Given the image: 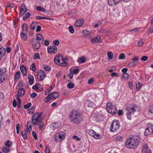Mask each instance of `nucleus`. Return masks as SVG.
<instances>
[{
    "mask_svg": "<svg viewBox=\"0 0 153 153\" xmlns=\"http://www.w3.org/2000/svg\"><path fill=\"white\" fill-rule=\"evenodd\" d=\"M140 138L139 137L133 136L127 139L125 143V146L128 148L135 149L140 145Z\"/></svg>",
    "mask_w": 153,
    "mask_h": 153,
    "instance_id": "1",
    "label": "nucleus"
},
{
    "mask_svg": "<svg viewBox=\"0 0 153 153\" xmlns=\"http://www.w3.org/2000/svg\"><path fill=\"white\" fill-rule=\"evenodd\" d=\"M70 121L75 124L80 123L82 120L81 114L76 111H72L70 114Z\"/></svg>",
    "mask_w": 153,
    "mask_h": 153,
    "instance_id": "2",
    "label": "nucleus"
},
{
    "mask_svg": "<svg viewBox=\"0 0 153 153\" xmlns=\"http://www.w3.org/2000/svg\"><path fill=\"white\" fill-rule=\"evenodd\" d=\"M120 125L119 122L117 120H114L112 123L110 128L111 131L115 132L120 129Z\"/></svg>",
    "mask_w": 153,
    "mask_h": 153,
    "instance_id": "3",
    "label": "nucleus"
},
{
    "mask_svg": "<svg viewBox=\"0 0 153 153\" xmlns=\"http://www.w3.org/2000/svg\"><path fill=\"white\" fill-rule=\"evenodd\" d=\"M116 107L115 106H112L111 103H108L107 104L106 108L109 113H111L112 115H114L117 112Z\"/></svg>",
    "mask_w": 153,
    "mask_h": 153,
    "instance_id": "4",
    "label": "nucleus"
},
{
    "mask_svg": "<svg viewBox=\"0 0 153 153\" xmlns=\"http://www.w3.org/2000/svg\"><path fill=\"white\" fill-rule=\"evenodd\" d=\"M137 108V105L134 104H128L126 108V111L129 112V113L134 114L136 111Z\"/></svg>",
    "mask_w": 153,
    "mask_h": 153,
    "instance_id": "5",
    "label": "nucleus"
},
{
    "mask_svg": "<svg viewBox=\"0 0 153 153\" xmlns=\"http://www.w3.org/2000/svg\"><path fill=\"white\" fill-rule=\"evenodd\" d=\"M30 43L33 47L36 50L38 49L41 46L39 42L34 38H32L30 39Z\"/></svg>",
    "mask_w": 153,
    "mask_h": 153,
    "instance_id": "6",
    "label": "nucleus"
},
{
    "mask_svg": "<svg viewBox=\"0 0 153 153\" xmlns=\"http://www.w3.org/2000/svg\"><path fill=\"white\" fill-rule=\"evenodd\" d=\"M6 69L4 68H0V83L3 82L5 79V75Z\"/></svg>",
    "mask_w": 153,
    "mask_h": 153,
    "instance_id": "7",
    "label": "nucleus"
},
{
    "mask_svg": "<svg viewBox=\"0 0 153 153\" xmlns=\"http://www.w3.org/2000/svg\"><path fill=\"white\" fill-rule=\"evenodd\" d=\"M43 119H39L38 120H32V123L34 125H38L39 126V129L41 130L44 126V123L42 122Z\"/></svg>",
    "mask_w": 153,
    "mask_h": 153,
    "instance_id": "8",
    "label": "nucleus"
},
{
    "mask_svg": "<svg viewBox=\"0 0 153 153\" xmlns=\"http://www.w3.org/2000/svg\"><path fill=\"white\" fill-rule=\"evenodd\" d=\"M42 114V112L40 113H36L34 114L31 118L32 120H38L40 119H43L42 118H41V117Z\"/></svg>",
    "mask_w": 153,
    "mask_h": 153,
    "instance_id": "9",
    "label": "nucleus"
},
{
    "mask_svg": "<svg viewBox=\"0 0 153 153\" xmlns=\"http://www.w3.org/2000/svg\"><path fill=\"white\" fill-rule=\"evenodd\" d=\"M47 50L50 53H55L57 51V48L56 46H50L48 48Z\"/></svg>",
    "mask_w": 153,
    "mask_h": 153,
    "instance_id": "10",
    "label": "nucleus"
},
{
    "mask_svg": "<svg viewBox=\"0 0 153 153\" xmlns=\"http://www.w3.org/2000/svg\"><path fill=\"white\" fill-rule=\"evenodd\" d=\"M38 76H39V80L42 81L46 76L44 72L42 70H40L38 72Z\"/></svg>",
    "mask_w": 153,
    "mask_h": 153,
    "instance_id": "11",
    "label": "nucleus"
},
{
    "mask_svg": "<svg viewBox=\"0 0 153 153\" xmlns=\"http://www.w3.org/2000/svg\"><path fill=\"white\" fill-rule=\"evenodd\" d=\"M113 36L112 33L111 32H106V41L108 42L111 40Z\"/></svg>",
    "mask_w": 153,
    "mask_h": 153,
    "instance_id": "12",
    "label": "nucleus"
},
{
    "mask_svg": "<svg viewBox=\"0 0 153 153\" xmlns=\"http://www.w3.org/2000/svg\"><path fill=\"white\" fill-rule=\"evenodd\" d=\"M120 1V0H108V2L110 6H112L118 3Z\"/></svg>",
    "mask_w": 153,
    "mask_h": 153,
    "instance_id": "13",
    "label": "nucleus"
},
{
    "mask_svg": "<svg viewBox=\"0 0 153 153\" xmlns=\"http://www.w3.org/2000/svg\"><path fill=\"white\" fill-rule=\"evenodd\" d=\"M20 70L23 76H25L27 74V71L26 68L24 65H22L20 67Z\"/></svg>",
    "mask_w": 153,
    "mask_h": 153,
    "instance_id": "14",
    "label": "nucleus"
},
{
    "mask_svg": "<svg viewBox=\"0 0 153 153\" xmlns=\"http://www.w3.org/2000/svg\"><path fill=\"white\" fill-rule=\"evenodd\" d=\"M100 37L99 35H97L96 37L91 39V42L93 43L100 42L101 41L100 40Z\"/></svg>",
    "mask_w": 153,
    "mask_h": 153,
    "instance_id": "15",
    "label": "nucleus"
},
{
    "mask_svg": "<svg viewBox=\"0 0 153 153\" xmlns=\"http://www.w3.org/2000/svg\"><path fill=\"white\" fill-rule=\"evenodd\" d=\"M84 23V20L79 19L76 21L75 22V25L77 27H79L82 26Z\"/></svg>",
    "mask_w": 153,
    "mask_h": 153,
    "instance_id": "16",
    "label": "nucleus"
},
{
    "mask_svg": "<svg viewBox=\"0 0 153 153\" xmlns=\"http://www.w3.org/2000/svg\"><path fill=\"white\" fill-rule=\"evenodd\" d=\"M63 59L61 55H59L57 56L54 59V62L57 64L61 62V59Z\"/></svg>",
    "mask_w": 153,
    "mask_h": 153,
    "instance_id": "17",
    "label": "nucleus"
},
{
    "mask_svg": "<svg viewBox=\"0 0 153 153\" xmlns=\"http://www.w3.org/2000/svg\"><path fill=\"white\" fill-rule=\"evenodd\" d=\"M27 11V8L25 5H22L20 8V14L21 15H23Z\"/></svg>",
    "mask_w": 153,
    "mask_h": 153,
    "instance_id": "18",
    "label": "nucleus"
},
{
    "mask_svg": "<svg viewBox=\"0 0 153 153\" xmlns=\"http://www.w3.org/2000/svg\"><path fill=\"white\" fill-rule=\"evenodd\" d=\"M6 53V50L2 47H0V60L1 57L3 56Z\"/></svg>",
    "mask_w": 153,
    "mask_h": 153,
    "instance_id": "19",
    "label": "nucleus"
},
{
    "mask_svg": "<svg viewBox=\"0 0 153 153\" xmlns=\"http://www.w3.org/2000/svg\"><path fill=\"white\" fill-rule=\"evenodd\" d=\"M65 133L60 132L56 134L55 135V137H59L60 139H64V138Z\"/></svg>",
    "mask_w": 153,
    "mask_h": 153,
    "instance_id": "20",
    "label": "nucleus"
},
{
    "mask_svg": "<svg viewBox=\"0 0 153 153\" xmlns=\"http://www.w3.org/2000/svg\"><path fill=\"white\" fill-rule=\"evenodd\" d=\"M36 40L39 41L44 40V39L43 36L40 33L38 34L36 36V38L35 39Z\"/></svg>",
    "mask_w": 153,
    "mask_h": 153,
    "instance_id": "21",
    "label": "nucleus"
},
{
    "mask_svg": "<svg viewBox=\"0 0 153 153\" xmlns=\"http://www.w3.org/2000/svg\"><path fill=\"white\" fill-rule=\"evenodd\" d=\"M31 123H32L31 121H28L27 123V132H30L31 130H32V126L31 124Z\"/></svg>",
    "mask_w": 153,
    "mask_h": 153,
    "instance_id": "22",
    "label": "nucleus"
},
{
    "mask_svg": "<svg viewBox=\"0 0 153 153\" xmlns=\"http://www.w3.org/2000/svg\"><path fill=\"white\" fill-rule=\"evenodd\" d=\"M66 60H67V59H64L63 58L62 59V62H60L57 65H59L65 67L67 66L68 65V63L66 62Z\"/></svg>",
    "mask_w": 153,
    "mask_h": 153,
    "instance_id": "23",
    "label": "nucleus"
},
{
    "mask_svg": "<svg viewBox=\"0 0 153 153\" xmlns=\"http://www.w3.org/2000/svg\"><path fill=\"white\" fill-rule=\"evenodd\" d=\"M152 129L150 128V127H149L147 128L145 130V132L144 133V135L146 136H147L148 135L152 133Z\"/></svg>",
    "mask_w": 153,
    "mask_h": 153,
    "instance_id": "24",
    "label": "nucleus"
},
{
    "mask_svg": "<svg viewBox=\"0 0 153 153\" xmlns=\"http://www.w3.org/2000/svg\"><path fill=\"white\" fill-rule=\"evenodd\" d=\"M77 61L79 63H83L86 61L85 57L84 56H82L79 58L77 60Z\"/></svg>",
    "mask_w": 153,
    "mask_h": 153,
    "instance_id": "25",
    "label": "nucleus"
},
{
    "mask_svg": "<svg viewBox=\"0 0 153 153\" xmlns=\"http://www.w3.org/2000/svg\"><path fill=\"white\" fill-rule=\"evenodd\" d=\"M28 78L29 79V84L30 85H32L34 81L33 76L30 75H29L28 76Z\"/></svg>",
    "mask_w": 153,
    "mask_h": 153,
    "instance_id": "26",
    "label": "nucleus"
},
{
    "mask_svg": "<svg viewBox=\"0 0 153 153\" xmlns=\"http://www.w3.org/2000/svg\"><path fill=\"white\" fill-rule=\"evenodd\" d=\"M25 93V90L23 88H21L19 89L18 92V94L20 96H23Z\"/></svg>",
    "mask_w": 153,
    "mask_h": 153,
    "instance_id": "27",
    "label": "nucleus"
},
{
    "mask_svg": "<svg viewBox=\"0 0 153 153\" xmlns=\"http://www.w3.org/2000/svg\"><path fill=\"white\" fill-rule=\"evenodd\" d=\"M108 59L109 60L112 59L114 56L113 53L111 51H108L107 53Z\"/></svg>",
    "mask_w": 153,
    "mask_h": 153,
    "instance_id": "28",
    "label": "nucleus"
},
{
    "mask_svg": "<svg viewBox=\"0 0 153 153\" xmlns=\"http://www.w3.org/2000/svg\"><path fill=\"white\" fill-rule=\"evenodd\" d=\"M88 133L91 136L94 137L96 134V133L93 130H89L88 131Z\"/></svg>",
    "mask_w": 153,
    "mask_h": 153,
    "instance_id": "29",
    "label": "nucleus"
},
{
    "mask_svg": "<svg viewBox=\"0 0 153 153\" xmlns=\"http://www.w3.org/2000/svg\"><path fill=\"white\" fill-rule=\"evenodd\" d=\"M20 75V72L19 71L17 72L14 75V79L15 81H17Z\"/></svg>",
    "mask_w": 153,
    "mask_h": 153,
    "instance_id": "30",
    "label": "nucleus"
},
{
    "mask_svg": "<svg viewBox=\"0 0 153 153\" xmlns=\"http://www.w3.org/2000/svg\"><path fill=\"white\" fill-rule=\"evenodd\" d=\"M41 87V85L39 83H36L35 85L33 86L32 88L33 89L38 90L40 89V88Z\"/></svg>",
    "mask_w": 153,
    "mask_h": 153,
    "instance_id": "31",
    "label": "nucleus"
},
{
    "mask_svg": "<svg viewBox=\"0 0 153 153\" xmlns=\"http://www.w3.org/2000/svg\"><path fill=\"white\" fill-rule=\"evenodd\" d=\"M36 9L39 11H42L44 12H45L46 11V10L44 8H43L40 6L36 7Z\"/></svg>",
    "mask_w": 153,
    "mask_h": 153,
    "instance_id": "32",
    "label": "nucleus"
},
{
    "mask_svg": "<svg viewBox=\"0 0 153 153\" xmlns=\"http://www.w3.org/2000/svg\"><path fill=\"white\" fill-rule=\"evenodd\" d=\"M22 136L25 140H26L27 137V135L25 131H22L21 132Z\"/></svg>",
    "mask_w": 153,
    "mask_h": 153,
    "instance_id": "33",
    "label": "nucleus"
},
{
    "mask_svg": "<svg viewBox=\"0 0 153 153\" xmlns=\"http://www.w3.org/2000/svg\"><path fill=\"white\" fill-rule=\"evenodd\" d=\"M20 35L22 38L24 40H27V34L21 32Z\"/></svg>",
    "mask_w": 153,
    "mask_h": 153,
    "instance_id": "34",
    "label": "nucleus"
},
{
    "mask_svg": "<svg viewBox=\"0 0 153 153\" xmlns=\"http://www.w3.org/2000/svg\"><path fill=\"white\" fill-rule=\"evenodd\" d=\"M147 149H149V148L146 144H144L143 145V148L142 150H143V153H144L145 151Z\"/></svg>",
    "mask_w": 153,
    "mask_h": 153,
    "instance_id": "35",
    "label": "nucleus"
},
{
    "mask_svg": "<svg viewBox=\"0 0 153 153\" xmlns=\"http://www.w3.org/2000/svg\"><path fill=\"white\" fill-rule=\"evenodd\" d=\"M2 151L4 153H8L10 151V149L6 147H4L2 149Z\"/></svg>",
    "mask_w": 153,
    "mask_h": 153,
    "instance_id": "36",
    "label": "nucleus"
},
{
    "mask_svg": "<svg viewBox=\"0 0 153 153\" xmlns=\"http://www.w3.org/2000/svg\"><path fill=\"white\" fill-rule=\"evenodd\" d=\"M22 29L24 31H27V25L26 24H23L22 25Z\"/></svg>",
    "mask_w": 153,
    "mask_h": 153,
    "instance_id": "37",
    "label": "nucleus"
},
{
    "mask_svg": "<svg viewBox=\"0 0 153 153\" xmlns=\"http://www.w3.org/2000/svg\"><path fill=\"white\" fill-rule=\"evenodd\" d=\"M67 87L70 88H72L74 87V84L72 82H70L67 85Z\"/></svg>",
    "mask_w": 153,
    "mask_h": 153,
    "instance_id": "38",
    "label": "nucleus"
},
{
    "mask_svg": "<svg viewBox=\"0 0 153 153\" xmlns=\"http://www.w3.org/2000/svg\"><path fill=\"white\" fill-rule=\"evenodd\" d=\"M116 69V68L115 66H113L111 67H110L108 68V71L110 72H111L113 71H115Z\"/></svg>",
    "mask_w": 153,
    "mask_h": 153,
    "instance_id": "39",
    "label": "nucleus"
},
{
    "mask_svg": "<svg viewBox=\"0 0 153 153\" xmlns=\"http://www.w3.org/2000/svg\"><path fill=\"white\" fill-rule=\"evenodd\" d=\"M126 115L127 118L129 120H130L131 118V114H134L133 113H129V112L126 111Z\"/></svg>",
    "mask_w": 153,
    "mask_h": 153,
    "instance_id": "40",
    "label": "nucleus"
},
{
    "mask_svg": "<svg viewBox=\"0 0 153 153\" xmlns=\"http://www.w3.org/2000/svg\"><path fill=\"white\" fill-rule=\"evenodd\" d=\"M30 69L31 70H32L34 72L36 70V68L35 64L33 63L30 67Z\"/></svg>",
    "mask_w": 153,
    "mask_h": 153,
    "instance_id": "41",
    "label": "nucleus"
},
{
    "mask_svg": "<svg viewBox=\"0 0 153 153\" xmlns=\"http://www.w3.org/2000/svg\"><path fill=\"white\" fill-rule=\"evenodd\" d=\"M69 30L71 33H73L74 32V29L72 26H70L69 27Z\"/></svg>",
    "mask_w": 153,
    "mask_h": 153,
    "instance_id": "42",
    "label": "nucleus"
},
{
    "mask_svg": "<svg viewBox=\"0 0 153 153\" xmlns=\"http://www.w3.org/2000/svg\"><path fill=\"white\" fill-rule=\"evenodd\" d=\"M53 93V98L55 99H56L59 96V93L57 92H54L52 93Z\"/></svg>",
    "mask_w": 153,
    "mask_h": 153,
    "instance_id": "43",
    "label": "nucleus"
},
{
    "mask_svg": "<svg viewBox=\"0 0 153 153\" xmlns=\"http://www.w3.org/2000/svg\"><path fill=\"white\" fill-rule=\"evenodd\" d=\"M30 15V13L28 12L27 13V14L25 15V16H24L23 18V19L24 20H25L26 19H27L29 18Z\"/></svg>",
    "mask_w": 153,
    "mask_h": 153,
    "instance_id": "44",
    "label": "nucleus"
},
{
    "mask_svg": "<svg viewBox=\"0 0 153 153\" xmlns=\"http://www.w3.org/2000/svg\"><path fill=\"white\" fill-rule=\"evenodd\" d=\"M5 145L8 148L10 147L12 145V143L10 141H8L5 142Z\"/></svg>",
    "mask_w": 153,
    "mask_h": 153,
    "instance_id": "45",
    "label": "nucleus"
},
{
    "mask_svg": "<svg viewBox=\"0 0 153 153\" xmlns=\"http://www.w3.org/2000/svg\"><path fill=\"white\" fill-rule=\"evenodd\" d=\"M34 59H40V56L39 54L37 53H36L33 57Z\"/></svg>",
    "mask_w": 153,
    "mask_h": 153,
    "instance_id": "46",
    "label": "nucleus"
},
{
    "mask_svg": "<svg viewBox=\"0 0 153 153\" xmlns=\"http://www.w3.org/2000/svg\"><path fill=\"white\" fill-rule=\"evenodd\" d=\"M125 58V54L123 53H121L120 55V56L119 58V59H123Z\"/></svg>",
    "mask_w": 153,
    "mask_h": 153,
    "instance_id": "47",
    "label": "nucleus"
},
{
    "mask_svg": "<svg viewBox=\"0 0 153 153\" xmlns=\"http://www.w3.org/2000/svg\"><path fill=\"white\" fill-rule=\"evenodd\" d=\"M44 69L47 71H50L51 70V68L50 66L45 65L44 66Z\"/></svg>",
    "mask_w": 153,
    "mask_h": 153,
    "instance_id": "48",
    "label": "nucleus"
},
{
    "mask_svg": "<svg viewBox=\"0 0 153 153\" xmlns=\"http://www.w3.org/2000/svg\"><path fill=\"white\" fill-rule=\"evenodd\" d=\"M115 140L116 141H121L122 140L123 138L121 136L119 135L117 136Z\"/></svg>",
    "mask_w": 153,
    "mask_h": 153,
    "instance_id": "49",
    "label": "nucleus"
},
{
    "mask_svg": "<svg viewBox=\"0 0 153 153\" xmlns=\"http://www.w3.org/2000/svg\"><path fill=\"white\" fill-rule=\"evenodd\" d=\"M31 103H28L26 105H24V108L25 109H27L29 108L31 106Z\"/></svg>",
    "mask_w": 153,
    "mask_h": 153,
    "instance_id": "50",
    "label": "nucleus"
},
{
    "mask_svg": "<svg viewBox=\"0 0 153 153\" xmlns=\"http://www.w3.org/2000/svg\"><path fill=\"white\" fill-rule=\"evenodd\" d=\"M52 126L53 128H57L58 127H59V124L58 123L55 122L53 123H52Z\"/></svg>",
    "mask_w": 153,
    "mask_h": 153,
    "instance_id": "51",
    "label": "nucleus"
},
{
    "mask_svg": "<svg viewBox=\"0 0 153 153\" xmlns=\"http://www.w3.org/2000/svg\"><path fill=\"white\" fill-rule=\"evenodd\" d=\"M20 128V124L18 123L16 126V133L17 134H19V129Z\"/></svg>",
    "mask_w": 153,
    "mask_h": 153,
    "instance_id": "52",
    "label": "nucleus"
},
{
    "mask_svg": "<svg viewBox=\"0 0 153 153\" xmlns=\"http://www.w3.org/2000/svg\"><path fill=\"white\" fill-rule=\"evenodd\" d=\"M53 43L55 46H57L59 44V42L58 40L56 39L53 41Z\"/></svg>",
    "mask_w": 153,
    "mask_h": 153,
    "instance_id": "53",
    "label": "nucleus"
},
{
    "mask_svg": "<svg viewBox=\"0 0 153 153\" xmlns=\"http://www.w3.org/2000/svg\"><path fill=\"white\" fill-rule=\"evenodd\" d=\"M141 59L142 61H145L147 60L148 57L146 56H143L141 58Z\"/></svg>",
    "mask_w": 153,
    "mask_h": 153,
    "instance_id": "54",
    "label": "nucleus"
},
{
    "mask_svg": "<svg viewBox=\"0 0 153 153\" xmlns=\"http://www.w3.org/2000/svg\"><path fill=\"white\" fill-rule=\"evenodd\" d=\"M128 74L127 73L123 74V77L125 79H128Z\"/></svg>",
    "mask_w": 153,
    "mask_h": 153,
    "instance_id": "55",
    "label": "nucleus"
},
{
    "mask_svg": "<svg viewBox=\"0 0 153 153\" xmlns=\"http://www.w3.org/2000/svg\"><path fill=\"white\" fill-rule=\"evenodd\" d=\"M139 59V57L137 56H136L134 57L133 58H132V60L134 62H136Z\"/></svg>",
    "mask_w": 153,
    "mask_h": 153,
    "instance_id": "56",
    "label": "nucleus"
},
{
    "mask_svg": "<svg viewBox=\"0 0 153 153\" xmlns=\"http://www.w3.org/2000/svg\"><path fill=\"white\" fill-rule=\"evenodd\" d=\"M128 86L129 88L131 89H132L133 88V84L131 82H129L128 83Z\"/></svg>",
    "mask_w": 153,
    "mask_h": 153,
    "instance_id": "57",
    "label": "nucleus"
},
{
    "mask_svg": "<svg viewBox=\"0 0 153 153\" xmlns=\"http://www.w3.org/2000/svg\"><path fill=\"white\" fill-rule=\"evenodd\" d=\"M32 134L34 138V139L35 140H36L37 139V137L36 135V133L34 131H33L32 132Z\"/></svg>",
    "mask_w": 153,
    "mask_h": 153,
    "instance_id": "58",
    "label": "nucleus"
},
{
    "mask_svg": "<svg viewBox=\"0 0 153 153\" xmlns=\"http://www.w3.org/2000/svg\"><path fill=\"white\" fill-rule=\"evenodd\" d=\"M143 44V41L142 40L140 41L138 43V46L139 47L141 46Z\"/></svg>",
    "mask_w": 153,
    "mask_h": 153,
    "instance_id": "59",
    "label": "nucleus"
},
{
    "mask_svg": "<svg viewBox=\"0 0 153 153\" xmlns=\"http://www.w3.org/2000/svg\"><path fill=\"white\" fill-rule=\"evenodd\" d=\"M142 85L139 82H138L137 84H136V88L137 89L139 90L140 87Z\"/></svg>",
    "mask_w": 153,
    "mask_h": 153,
    "instance_id": "60",
    "label": "nucleus"
},
{
    "mask_svg": "<svg viewBox=\"0 0 153 153\" xmlns=\"http://www.w3.org/2000/svg\"><path fill=\"white\" fill-rule=\"evenodd\" d=\"M37 96V94L35 93H33L30 95V97L34 98Z\"/></svg>",
    "mask_w": 153,
    "mask_h": 153,
    "instance_id": "61",
    "label": "nucleus"
},
{
    "mask_svg": "<svg viewBox=\"0 0 153 153\" xmlns=\"http://www.w3.org/2000/svg\"><path fill=\"white\" fill-rule=\"evenodd\" d=\"M73 74L72 72L70 71L68 75V76L70 78V79H72L73 77Z\"/></svg>",
    "mask_w": 153,
    "mask_h": 153,
    "instance_id": "62",
    "label": "nucleus"
},
{
    "mask_svg": "<svg viewBox=\"0 0 153 153\" xmlns=\"http://www.w3.org/2000/svg\"><path fill=\"white\" fill-rule=\"evenodd\" d=\"M111 76H119L118 74L116 72H113L111 74Z\"/></svg>",
    "mask_w": 153,
    "mask_h": 153,
    "instance_id": "63",
    "label": "nucleus"
},
{
    "mask_svg": "<svg viewBox=\"0 0 153 153\" xmlns=\"http://www.w3.org/2000/svg\"><path fill=\"white\" fill-rule=\"evenodd\" d=\"M149 32L150 33H153V25L150 27Z\"/></svg>",
    "mask_w": 153,
    "mask_h": 153,
    "instance_id": "64",
    "label": "nucleus"
}]
</instances>
